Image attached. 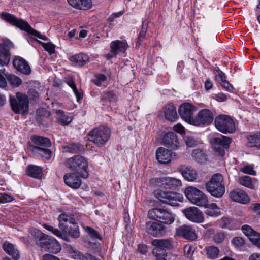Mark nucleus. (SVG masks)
Returning a JSON list of instances; mask_svg holds the SVG:
<instances>
[{"mask_svg": "<svg viewBox=\"0 0 260 260\" xmlns=\"http://www.w3.org/2000/svg\"><path fill=\"white\" fill-rule=\"evenodd\" d=\"M154 194L160 201L172 206H178V202H182L184 200L181 194L175 192L156 190L154 192Z\"/></svg>", "mask_w": 260, "mask_h": 260, "instance_id": "0eeeda50", "label": "nucleus"}, {"mask_svg": "<svg viewBox=\"0 0 260 260\" xmlns=\"http://www.w3.org/2000/svg\"><path fill=\"white\" fill-rule=\"evenodd\" d=\"M86 231L92 237L98 238L99 237L98 233L92 228L90 227H86Z\"/></svg>", "mask_w": 260, "mask_h": 260, "instance_id": "e2e57ef3", "label": "nucleus"}, {"mask_svg": "<svg viewBox=\"0 0 260 260\" xmlns=\"http://www.w3.org/2000/svg\"><path fill=\"white\" fill-rule=\"evenodd\" d=\"M179 171L183 178L187 181H194L197 178V171L189 166L181 165L179 168Z\"/></svg>", "mask_w": 260, "mask_h": 260, "instance_id": "4be33fe9", "label": "nucleus"}, {"mask_svg": "<svg viewBox=\"0 0 260 260\" xmlns=\"http://www.w3.org/2000/svg\"><path fill=\"white\" fill-rule=\"evenodd\" d=\"M173 129L175 132L178 133L181 135L185 133L184 127L180 123H178L173 126Z\"/></svg>", "mask_w": 260, "mask_h": 260, "instance_id": "680f3d73", "label": "nucleus"}, {"mask_svg": "<svg viewBox=\"0 0 260 260\" xmlns=\"http://www.w3.org/2000/svg\"><path fill=\"white\" fill-rule=\"evenodd\" d=\"M148 216L152 219L167 225L172 224L175 219V214L164 208L151 209L148 211Z\"/></svg>", "mask_w": 260, "mask_h": 260, "instance_id": "39448f33", "label": "nucleus"}, {"mask_svg": "<svg viewBox=\"0 0 260 260\" xmlns=\"http://www.w3.org/2000/svg\"><path fill=\"white\" fill-rule=\"evenodd\" d=\"M192 157L199 162L202 163L206 159V157L201 149H194L192 154Z\"/></svg>", "mask_w": 260, "mask_h": 260, "instance_id": "c03bdc74", "label": "nucleus"}, {"mask_svg": "<svg viewBox=\"0 0 260 260\" xmlns=\"http://www.w3.org/2000/svg\"><path fill=\"white\" fill-rule=\"evenodd\" d=\"M215 79L219 83L225 80L224 73L219 69L218 74L216 75Z\"/></svg>", "mask_w": 260, "mask_h": 260, "instance_id": "69168bd1", "label": "nucleus"}, {"mask_svg": "<svg viewBox=\"0 0 260 260\" xmlns=\"http://www.w3.org/2000/svg\"><path fill=\"white\" fill-rule=\"evenodd\" d=\"M194 248L191 245H186L184 247V252L185 255L188 258H191L193 254Z\"/></svg>", "mask_w": 260, "mask_h": 260, "instance_id": "4d7b16f0", "label": "nucleus"}, {"mask_svg": "<svg viewBox=\"0 0 260 260\" xmlns=\"http://www.w3.org/2000/svg\"><path fill=\"white\" fill-rule=\"evenodd\" d=\"M58 220L59 226L61 230H66V227L69 226V224H74L75 222L74 219L65 214L60 215L58 217Z\"/></svg>", "mask_w": 260, "mask_h": 260, "instance_id": "72a5a7b5", "label": "nucleus"}, {"mask_svg": "<svg viewBox=\"0 0 260 260\" xmlns=\"http://www.w3.org/2000/svg\"><path fill=\"white\" fill-rule=\"evenodd\" d=\"M10 104L13 111L16 114H24L28 110V100L27 96L22 93H17L16 96H11Z\"/></svg>", "mask_w": 260, "mask_h": 260, "instance_id": "1a4fd4ad", "label": "nucleus"}, {"mask_svg": "<svg viewBox=\"0 0 260 260\" xmlns=\"http://www.w3.org/2000/svg\"><path fill=\"white\" fill-rule=\"evenodd\" d=\"M247 138L248 140L247 145L248 147H255L260 150V133L248 136Z\"/></svg>", "mask_w": 260, "mask_h": 260, "instance_id": "e433bc0d", "label": "nucleus"}, {"mask_svg": "<svg viewBox=\"0 0 260 260\" xmlns=\"http://www.w3.org/2000/svg\"><path fill=\"white\" fill-rule=\"evenodd\" d=\"M43 48L48 51L50 54L53 53L55 51V46L51 43H43L40 41L38 42Z\"/></svg>", "mask_w": 260, "mask_h": 260, "instance_id": "6e6d98bb", "label": "nucleus"}, {"mask_svg": "<svg viewBox=\"0 0 260 260\" xmlns=\"http://www.w3.org/2000/svg\"><path fill=\"white\" fill-rule=\"evenodd\" d=\"M31 140L35 144V146L41 147H49L51 146L50 140L46 137L34 136L31 137Z\"/></svg>", "mask_w": 260, "mask_h": 260, "instance_id": "f704fd0d", "label": "nucleus"}, {"mask_svg": "<svg viewBox=\"0 0 260 260\" xmlns=\"http://www.w3.org/2000/svg\"><path fill=\"white\" fill-rule=\"evenodd\" d=\"M43 226L45 229L51 232L54 235H56L58 237L65 239V238L66 237V236L63 235L59 230L46 224H44Z\"/></svg>", "mask_w": 260, "mask_h": 260, "instance_id": "8fccbe9b", "label": "nucleus"}, {"mask_svg": "<svg viewBox=\"0 0 260 260\" xmlns=\"http://www.w3.org/2000/svg\"><path fill=\"white\" fill-rule=\"evenodd\" d=\"M107 80V77L103 74H98L95 75L94 79V83L98 86H101L102 83L105 82Z\"/></svg>", "mask_w": 260, "mask_h": 260, "instance_id": "13d9d810", "label": "nucleus"}, {"mask_svg": "<svg viewBox=\"0 0 260 260\" xmlns=\"http://www.w3.org/2000/svg\"><path fill=\"white\" fill-rule=\"evenodd\" d=\"M128 45L125 40H115L110 44V52L108 55L109 58L116 56L120 52H124L127 49Z\"/></svg>", "mask_w": 260, "mask_h": 260, "instance_id": "dca6fc26", "label": "nucleus"}, {"mask_svg": "<svg viewBox=\"0 0 260 260\" xmlns=\"http://www.w3.org/2000/svg\"><path fill=\"white\" fill-rule=\"evenodd\" d=\"M206 208L205 214L210 217H217L221 214L220 208L215 203L207 204L205 206H203Z\"/></svg>", "mask_w": 260, "mask_h": 260, "instance_id": "c756f323", "label": "nucleus"}, {"mask_svg": "<svg viewBox=\"0 0 260 260\" xmlns=\"http://www.w3.org/2000/svg\"><path fill=\"white\" fill-rule=\"evenodd\" d=\"M7 79L10 84L14 87H18L22 83L21 79L14 75H9Z\"/></svg>", "mask_w": 260, "mask_h": 260, "instance_id": "de8ad7c7", "label": "nucleus"}, {"mask_svg": "<svg viewBox=\"0 0 260 260\" xmlns=\"http://www.w3.org/2000/svg\"><path fill=\"white\" fill-rule=\"evenodd\" d=\"M47 148L35 146V145H30L29 147V150L35 156L41 157L45 159H50L52 152Z\"/></svg>", "mask_w": 260, "mask_h": 260, "instance_id": "5701e85b", "label": "nucleus"}, {"mask_svg": "<svg viewBox=\"0 0 260 260\" xmlns=\"http://www.w3.org/2000/svg\"><path fill=\"white\" fill-rule=\"evenodd\" d=\"M31 233L34 237L40 238V247L46 251L56 254L61 250V245L54 238L45 237V235L37 229L32 230Z\"/></svg>", "mask_w": 260, "mask_h": 260, "instance_id": "f03ea898", "label": "nucleus"}, {"mask_svg": "<svg viewBox=\"0 0 260 260\" xmlns=\"http://www.w3.org/2000/svg\"><path fill=\"white\" fill-rule=\"evenodd\" d=\"M254 245L260 248V233H258V235H256L250 241Z\"/></svg>", "mask_w": 260, "mask_h": 260, "instance_id": "774afa93", "label": "nucleus"}, {"mask_svg": "<svg viewBox=\"0 0 260 260\" xmlns=\"http://www.w3.org/2000/svg\"><path fill=\"white\" fill-rule=\"evenodd\" d=\"M64 165L71 170L77 171L82 177H88V173L87 170L88 164L87 160L82 156L77 155L68 158L66 160Z\"/></svg>", "mask_w": 260, "mask_h": 260, "instance_id": "7ed1b4c3", "label": "nucleus"}, {"mask_svg": "<svg viewBox=\"0 0 260 260\" xmlns=\"http://www.w3.org/2000/svg\"><path fill=\"white\" fill-rule=\"evenodd\" d=\"M241 230L244 234L249 238L250 241L256 235H258V232L254 230L250 225L247 224L243 225L241 227Z\"/></svg>", "mask_w": 260, "mask_h": 260, "instance_id": "a19ab883", "label": "nucleus"}, {"mask_svg": "<svg viewBox=\"0 0 260 260\" xmlns=\"http://www.w3.org/2000/svg\"><path fill=\"white\" fill-rule=\"evenodd\" d=\"M2 18L5 21L10 23L11 24L16 26L18 28L25 31L32 36L44 41H47L48 40L47 37L42 35L39 31L33 29L26 21L23 19H18L14 15L8 13H3L2 14Z\"/></svg>", "mask_w": 260, "mask_h": 260, "instance_id": "f257e3e1", "label": "nucleus"}, {"mask_svg": "<svg viewBox=\"0 0 260 260\" xmlns=\"http://www.w3.org/2000/svg\"><path fill=\"white\" fill-rule=\"evenodd\" d=\"M176 235L189 241L197 239L195 229L190 225H183L176 229Z\"/></svg>", "mask_w": 260, "mask_h": 260, "instance_id": "4468645a", "label": "nucleus"}, {"mask_svg": "<svg viewBox=\"0 0 260 260\" xmlns=\"http://www.w3.org/2000/svg\"><path fill=\"white\" fill-rule=\"evenodd\" d=\"M4 75H6L5 74V70H0V87H5L7 85V81Z\"/></svg>", "mask_w": 260, "mask_h": 260, "instance_id": "052dcab7", "label": "nucleus"}, {"mask_svg": "<svg viewBox=\"0 0 260 260\" xmlns=\"http://www.w3.org/2000/svg\"><path fill=\"white\" fill-rule=\"evenodd\" d=\"M110 136V129L104 126H101L90 132L87 135V139L100 147L108 141Z\"/></svg>", "mask_w": 260, "mask_h": 260, "instance_id": "6e6552de", "label": "nucleus"}, {"mask_svg": "<svg viewBox=\"0 0 260 260\" xmlns=\"http://www.w3.org/2000/svg\"><path fill=\"white\" fill-rule=\"evenodd\" d=\"M214 115L212 112L209 109H203L200 110L194 117L193 125L196 126H206L212 123Z\"/></svg>", "mask_w": 260, "mask_h": 260, "instance_id": "9b49d317", "label": "nucleus"}, {"mask_svg": "<svg viewBox=\"0 0 260 260\" xmlns=\"http://www.w3.org/2000/svg\"><path fill=\"white\" fill-rule=\"evenodd\" d=\"M215 125L216 128L223 133H232L235 130L233 120L226 115L217 116L215 119Z\"/></svg>", "mask_w": 260, "mask_h": 260, "instance_id": "9d476101", "label": "nucleus"}, {"mask_svg": "<svg viewBox=\"0 0 260 260\" xmlns=\"http://www.w3.org/2000/svg\"><path fill=\"white\" fill-rule=\"evenodd\" d=\"M197 110L196 106L189 103L181 105L178 109V113L181 118L188 123L193 125L194 113Z\"/></svg>", "mask_w": 260, "mask_h": 260, "instance_id": "f8f14e48", "label": "nucleus"}, {"mask_svg": "<svg viewBox=\"0 0 260 260\" xmlns=\"http://www.w3.org/2000/svg\"><path fill=\"white\" fill-rule=\"evenodd\" d=\"M182 186L181 181L173 177H165V188L176 189Z\"/></svg>", "mask_w": 260, "mask_h": 260, "instance_id": "4c0bfd02", "label": "nucleus"}, {"mask_svg": "<svg viewBox=\"0 0 260 260\" xmlns=\"http://www.w3.org/2000/svg\"><path fill=\"white\" fill-rule=\"evenodd\" d=\"M151 185L155 187L165 188V177L159 178H153L150 180Z\"/></svg>", "mask_w": 260, "mask_h": 260, "instance_id": "3c124183", "label": "nucleus"}, {"mask_svg": "<svg viewBox=\"0 0 260 260\" xmlns=\"http://www.w3.org/2000/svg\"><path fill=\"white\" fill-rule=\"evenodd\" d=\"M230 197L233 201L243 204H247L250 200L247 194L240 189H236L231 191Z\"/></svg>", "mask_w": 260, "mask_h": 260, "instance_id": "412c9836", "label": "nucleus"}, {"mask_svg": "<svg viewBox=\"0 0 260 260\" xmlns=\"http://www.w3.org/2000/svg\"><path fill=\"white\" fill-rule=\"evenodd\" d=\"M0 60L3 64H8L10 60L8 49L0 44Z\"/></svg>", "mask_w": 260, "mask_h": 260, "instance_id": "ea45409f", "label": "nucleus"}, {"mask_svg": "<svg viewBox=\"0 0 260 260\" xmlns=\"http://www.w3.org/2000/svg\"><path fill=\"white\" fill-rule=\"evenodd\" d=\"M73 226L71 227L69 226L66 227V230H62L65 233H68L69 235L73 238H77L79 237L80 233L78 226L75 223L74 224H72Z\"/></svg>", "mask_w": 260, "mask_h": 260, "instance_id": "37998d69", "label": "nucleus"}, {"mask_svg": "<svg viewBox=\"0 0 260 260\" xmlns=\"http://www.w3.org/2000/svg\"><path fill=\"white\" fill-rule=\"evenodd\" d=\"M14 199V198L10 194L6 193H0V204L10 203L13 201Z\"/></svg>", "mask_w": 260, "mask_h": 260, "instance_id": "864d4df0", "label": "nucleus"}, {"mask_svg": "<svg viewBox=\"0 0 260 260\" xmlns=\"http://www.w3.org/2000/svg\"><path fill=\"white\" fill-rule=\"evenodd\" d=\"M26 172L29 176L37 179H41L42 176V168L37 166H28Z\"/></svg>", "mask_w": 260, "mask_h": 260, "instance_id": "c9c22d12", "label": "nucleus"}, {"mask_svg": "<svg viewBox=\"0 0 260 260\" xmlns=\"http://www.w3.org/2000/svg\"><path fill=\"white\" fill-rule=\"evenodd\" d=\"M225 238V235L223 232H219L216 233L214 236V241L217 243H220L223 241Z\"/></svg>", "mask_w": 260, "mask_h": 260, "instance_id": "bf43d9fd", "label": "nucleus"}, {"mask_svg": "<svg viewBox=\"0 0 260 260\" xmlns=\"http://www.w3.org/2000/svg\"><path fill=\"white\" fill-rule=\"evenodd\" d=\"M165 226L160 223L149 221L146 223V232L152 235L156 236L165 231Z\"/></svg>", "mask_w": 260, "mask_h": 260, "instance_id": "393cba45", "label": "nucleus"}, {"mask_svg": "<svg viewBox=\"0 0 260 260\" xmlns=\"http://www.w3.org/2000/svg\"><path fill=\"white\" fill-rule=\"evenodd\" d=\"M163 143L165 146L173 150L179 148V142L177 135L173 132H168L163 138Z\"/></svg>", "mask_w": 260, "mask_h": 260, "instance_id": "f3484780", "label": "nucleus"}, {"mask_svg": "<svg viewBox=\"0 0 260 260\" xmlns=\"http://www.w3.org/2000/svg\"><path fill=\"white\" fill-rule=\"evenodd\" d=\"M56 113L58 122L62 125H68L72 121V116L68 114H65L64 112L61 110H57Z\"/></svg>", "mask_w": 260, "mask_h": 260, "instance_id": "58836bf2", "label": "nucleus"}, {"mask_svg": "<svg viewBox=\"0 0 260 260\" xmlns=\"http://www.w3.org/2000/svg\"><path fill=\"white\" fill-rule=\"evenodd\" d=\"M69 60L76 66H82L89 61V57L85 54L79 53L71 56Z\"/></svg>", "mask_w": 260, "mask_h": 260, "instance_id": "c85d7f7f", "label": "nucleus"}, {"mask_svg": "<svg viewBox=\"0 0 260 260\" xmlns=\"http://www.w3.org/2000/svg\"><path fill=\"white\" fill-rule=\"evenodd\" d=\"M63 179L66 184L73 189H78L81 185L80 177L76 173L65 174Z\"/></svg>", "mask_w": 260, "mask_h": 260, "instance_id": "aec40b11", "label": "nucleus"}, {"mask_svg": "<svg viewBox=\"0 0 260 260\" xmlns=\"http://www.w3.org/2000/svg\"><path fill=\"white\" fill-rule=\"evenodd\" d=\"M148 27V21L147 20H144L143 22V24L142 25L141 29L139 33V36L138 38V42L140 43L142 40L145 38L147 29Z\"/></svg>", "mask_w": 260, "mask_h": 260, "instance_id": "603ef678", "label": "nucleus"}, {"mask_svg": "<svg viewBox=\"0 0 260 260\" xmlns=\"http://www.w3.org/2000/svg\"><path fill=\"white\" fill-rule=\"evenodd\" d=\"M4 251L11 256L14 260H18L20 258L19 251L15 248L14 245L8 242H5L3 245Z\"/></svg>", "mask_w": 260, "mask_h": 260, "instance_id": "bb28decb", "label": "nucleus"}, {"mask_svg": "<svg viewBox=\"0 0 260 260\" xmlns=\"http://www.w3.org/2000/svg\"><path fill=\"white\" fill-rule=\"evenodd\" d=\"M176 154L164 147H159L156 151L157 160L161 164H167L171 161Z\"/></svg>", "mask_w": 260, "mask_h": 260, "instance_id": "a211bd4d", "label": "nucleus"}, {"mask_svg": "<svg viewBox=\"0 0 260 260\" xmlns=\"http://www.w3.org/2000/svg\"><path fill=\"white\" fill-rule=\"evenodd\" d=\"M240 171L243 173L248 174L251 175H256V171L254 170L252 165H246L240 168Z\"/></svg>", "mask_w": 260, "mask_h": 260, "instance_id": "09e8293b", "label": "nucleus"}, {"mask_svg": "<svg viewBox=\"0 0 260 260\" xmlns=\"http://www.w3.org/2000/svg\"><path fill=\"white\" fill-rule=\"evenodd\" d=\"M256 181L255 178L252 179L248 176L240 177L237 180V182L240 184L251 189H255V184Z\"/></svg>", "mask_w": 260, "mask_h": 260, "instance_id": "7c9ffc66", "label": "nucleus"}, {"mask_svg": "<svg viewBox=\"0 0 260 260\" xmlns=\"http://www.w3.org/2000/svg\"><path fill=\"white\" fill-rule=\"evenodd\" d=\"M184 140L188 147H193L197 145V142L192 136H186L184 138Z\"/></svg>", "mask_w": 260, "mask_h": 260, "instance_id": "5fc2aeb1", "label": "nucleus"}, {"mask_svg": "<svg viewBox=\"0 0 260 260\" xmlns=\"http://www.w3.org/2000/svg\"><path fill=\"white\" fill-rule=\"evenodd\" d=\"M155 247L153 249V253L156 256L157 255H165L166 249L171 247V242L169 239H155L152 242Z\"/></svg>", "mask_w": 260, "mask_h": 260, "instance_id": "2eb2a0df", "label": "nucleus"}, {"mask_svg": "<svg viewBox=\"0 0 260 260\" xmlns=\"http://www.w3.org/2000/svg\"><path fill=\"white\" fill-rule=\"evenodd\" d=\"M66 82L67 84L72 89L75 95L76 96L77 101H79L82 98V94L80 92L78 91L73 78L70 77H67L66 78Z\"/></svg>", "mask_w": 260, "mask_h": 260, "instance_id": "79ce46f5", "label": "nucleus"}, {"mask_svg": "<svg viewBox=\"0 0 260 260\" xmlns=\"http://www.w3.org/2000/svg\"><path fill=\"white\" fill-rule=\"evenodd\" d=\"M183 213L185 217L190 221L200 223L204 221V216L202 212L196 207H190L185 209Z\"/></svg>", "mask_w": 260, "mask_h": 260, "instance_id": "ddd939ff", "label": "nucleus"}, {"mask_svg": "<svg viewBox=\"0 0 260 260\" xmlns=\"http://www.w3.org/2000/svg\"><path fill=\"white\" fill-rule=\"evenodd\" d=\"M231 142V139L225 136H222L220 138H213L210 140L213 145H219L226 149L229 147Z\"/></svg>", "mask_w": 260, "mask_h": 260, "instance_id": "2f4dec72", "label": "nucleus"}, {"mask_svg": "<svg viewBox=\"0 0 260 260\" xmlns=\"http://www.w3.org/2000/svg\"><path fill=\"white\" fill-rule=\"evenodd\" d=\"M164 113L166 118L170 121H175L177 117L176 107L173 104H169L164 108Z\"/></svg>", "mask_w": 260, "mask_h": 260, "instance_id": "473e14b6", "label": "nucleus"}, {"mask_svg": "<svg viewBox=\"0 0 260 260\" xmlns=\"http://www.w3.org/2000/svg\"><path fill=\"white\" fill-rule=\"evenodd\" d=\"M13 66L20 72L28 75L30 73L31 70L27 62L22 57H17L13 60Z\"/></svg>", "mask_w": 260, "mask_h": 260, "instance_id": "b1692460", "label": "nucleus"}, {"mask_svg": "<svg viewBox=\"0 0 260 260\" xmlns=\"http://www.w3.org/2000/svg\"><path fill=\"white\" fill-rule=\"evenodd\" d=\"M206 187L212 196L216 198L221 197L225 193L223 177L218 173L213 175L206 183Z\"/></svg>", "mask_w": 260, "mask_h": 260, "instance_id": "20e7f679", "label": "nucleus"}, {"mask_svg": "<svg viewBox=\"0 0 260 260\" xmlns=\"http://www.w3.org/2000/svg\"><path fill=\"white\" fill-rule=\"evenodd\" d=\"M70 5L74 8L86 10L92 7L91 0H67Z\"/></svg>", "mask_w": 260, "mask_h": 260, "instance_id": "a878e982", "label": "nucleus"}, {"mask_svg": "<svg viewBox=\"0 0 260 260\" xmlns=\"http://www.w3.org/2000/svg\"><path fill=\"white\" fill-rule=\"evenodd\" d=\"M232 245L237 249H240L244 247L245 242L244 238L240 237H236L231 241Z\"/></svg>", "mask_w": 260, "mask_h": 260, "instance_id": "49530a36", "label": "nucleus"}, {"mask_svg": "<svg viewBox=\"0 0 260 260\" xmlns=\"http://www.w3.org/2000/svg\"><path fill=\"white\" fill-rule=\"evenodd\" d=\"M116 95L113 92H107L105 93L103 98L108 100L110 102L115 99Z\"/></svg>", "mask_w": 260, "mask_h": 260, "instance_id": "0e129e2a", "label": "nucleus"}, {"mask_svg": "<svg viewBox=\"0 0 260 260\" xmlns=\"http://www.w3.org/2000/svg\"><path fill=\"white\" fill-rule=\"evenodd\" d=\"M68 251L70 256L75 260H88L89 253H83L71 246L67 247Z\"/></svg>", "mask_w": 260, "mask_h": 260, "instance_id": "cd10ccee", "label": "nucleus"}, {"mask_svg": "<svg viewBox=\"0 0 260 260\" xmlns=\"http://www.w3.org/2000/svg\"><path fill=\"white\" fill-rule=\"evenodd\" d=\"M219 226L222 229H226L229 230H235L238 229L240 226V222L232 218L223 216L218 220Z\"/></svg>", "mask_w": 260, "mask_h": 260, "instance_id": "6ab92c4d", "label": "nucleus"}, {"mask_svg": "<svg viewBox=\"0 0 260 260\" xmlns=\"http://www.w3.org/2000/svg\"><path fill=\"white\" fill-rule=\"evenodd\" d=\"M41 260H60L57 257L49 254H44Z\"/></svg>", "mask_w": 260, "mask_h": 260, "instance_id": "338daca9", "label": "nucleus"}, {"mask_svg": "<svg viewBox=\"0 0 260 260\" xmlns=\"http://www.w3.org/2000/svg\"><path fill=\"white\" fill-rule=\"evenodd\" d=\"M184 193L189 202L198 206H205L208 203L207 197L194 186L186 187Z\"/></svg>", "mask_w": 260, "mask_h": 260, "instance_id": "423d86ee", "label": "nucleus"}, {"mask_svg": "<svg viewBox=\"0 0 260 260\" xmlns=\"http://www.w3.org/2000/svg\"><path fill=\"white\" fill-rule=\"evenodd\" d=\"M219 249L215 246H209L206 249V253L208 256L211 259L216 258L219 254Z\"/></svg>", "mask_w": 260, "mask_h": 260, "instance_id": "a18cd8bd", "label": "nucleus"}]
</instances>
